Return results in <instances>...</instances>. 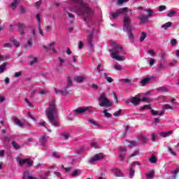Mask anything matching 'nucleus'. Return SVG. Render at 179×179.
Segmentation results:
<instances>
[{"label": "nucleus", "mask_w": 179, "mask_h": 179, "mask_svg": "<svg viewBox=\"0 0 179 179\" xmlns=\"http://www.w3.org/2000/svg\"><path fill=\"white\" fill-rule=\"evenodd\" d=\"M71 2H75L78 6L73 9L72 8H69L71 12H75V13L78 14L82 16L84 22L89 23L92 20V10L89 8V5L85 3L83 0H71Z\"/></svg>", "instance_id": "f257e3e1"}, {"label": "nucleus", "mask_w": 179, "mask_h": 179, "mask_svg": "<svg viewBox=\"0 0 179 179\" xmlns=\"http://www.w3.org/2000/svg\"><path fill=\"white\" fill-rule=\"evenodd\" d=\"M45 114L48 120L52 123L54 127H59L58 122L55 119V116L58 114V109L55 105V100L52 99V101L49 103V107L45 110Z\"/></svg>", "instance_id": "f03ea898"}, {"label": "nucleus", "mask_w": 179, "mask_h": 179, "mask_svg": "<svg viewBox=\"0 0 179 179\" xmlns=\"http://www.w3.org/2000/svg\"><path fill=\"white\" fill-rule=\"evenodd\" d=\"M113 48L110 50V57L113 59H116V61H124L125 57V50L120 46L117 44L115 42H112Z\"/></svg>", "instance_id": "7ed1b4c3"}, {"label": "nucleus", "mask_w": 179, "mask_h": 179, "mask_svg": "<svg viewBox=\"0 0 179 179\" xmlns=\"http://www.w3.org/2000/svg\"><path fill=\"white\" fill-rule=\"evenodd\" d=\"M99 103L100 107H111L113 103L106 97V93L103 92L99 98Z\"/></svg>", "instance_id": "20e7f679"}, {"label": "nucleus", "mask_w": 179, "mask_h": 179, "mask_svg": "<svg viewBox=\"0 0 179 179\" xmlns=\"http://www.w3.org/2000/svg\"><path fill=\"white\" fill-rule=\"evenodd\" d=\"M145 12H147L148 15H145L144 14H141L138 17V19L140 20V23L145 24V23H148L149 21V17L153 15V10L150 9H146Z\"/></svg>", "instance_id": "39448f33"}, {"label": "nucleus", "mask_w": 179, "mask_h": 179, "mask_svg": "<svg viewBox=\"0 0 179 179\" xmlns=\"http://www.w3.org/2000/svg\"><path fill=\"white\" fill-rule=\"evenodd\" d=\"M132 20L128 15H125L123 19V30L124 31H132V26L131 25Z\"/></svg>", "instance_id": "423d86ee"}, {"label": "nucleus", "mask_w": 179, "mask_h": 179, "mask_svg": "<svg viewBox=\"0 0 179 179\" xmlns=\"http://www.w3.org/2000/svg\"><path fill=\"white\" fill-rule=\"evenodd\" d=\"M92 106L79 107L74 110L76 114H92L93 110H90Z\"/></svg>", "instance_id": "0eeeda50"}, {"label": "nucleus", "mask_w": 179, "mask_h": 179, "mask_svg": "<svg viewBox=\"0 0 179 179\" xmlns=\"http://www.w3.org/2000/svg\"><path fill=\"white\" fill-rule=\"evenodd\" d=\"M128 13V8L124 7L122 8L117 9L115 13H112V17L113 19H117L120 15H127Z\"/></svg>", "instance_id": "6e6552de"}, {"label": "nucleus", "mask_w": 179, "mask_h": 179, "mask_svg": "<svg viewBox=\"0 0 179 179\" xmlns=\"http://www.w3.org/2000/svg\"><path fill=\"white\" fill-rule=\"evenodd\" d=\"M106 157V155L103 152H100L99 154H96L93 157L90 159L89 163L93 164L94 162H100V160H103Z\"/></svg>", "instance_id": "1a4fd4ad"}, {"label": "nucleus", "mask_w": 179, "mask_h": 179, "mask_svg": "<svg viewBox=\"0 0 179 179\" xmlns=\"http://www.w3.org/2000/svg\"><path fill=\"white\" fill-rule=\"evenodd\" d=\"M18 31L21 34V36H24V29L26 28V25L22 22H18Z\"/></svg>", "instance_id": "9d476101"}, {"label": "nucleus", "mask_w": 179, "mask_h": 179, "mask_svg": "<svg viewBox=\"0 0 179 179\" xmlns=\"http://www.w3.org/2000/svg\"><path fill=\"white\" fill-rule=\"evenodd\" d=\"M130 102L133 106H139V103H141V99L136 96H131L130 98Z\"/></svg>", "instance_id": "9b49d317"}, {"label": "nucleus", "mask_w": 179, "mask_h": 179, "mask_svg": "<svg viewBox=\"0 0 179 179\" xmlns=\"http://www.w3.org/2000/svg\"><path fill=\"white\" fill-rule=\"evenodd\" d=\"M55 45V43L52 42L48 45V46H43L44 50L46 51H48V50H52V52H57V50H55V48L54 45Z\"/></svg>", "instance_id": "f8f14e48"}, {"label": "nucleus", "mask_w": 179, "mask_h": 179, "mask_svg": "<svg viewBox=\"0 0 179 179\" xmlns=\"http://www.w3.org/2000/svg\"><path fill=\"white\" fill-rule=\"evenodd\" d=\"M92 40H93V31L91 32L87 38V41L88 43V45L89 47H90L92 48V47H93V43H92Z\"/></svg>", "instance_id": "ddd939ff"}, {"label": "nucleus", "mask_w": 179, "mask_h": 179, "mask_svg": "<svg viewBox=\"0 0 179 179\" xmlns=\"http://www.w3.org/2000/svg\"><path fill=\"white\" fill-rule=\"evenodd\" d=\"M13 3L10 5V8L13 9V10H15L17 8V5H19V2H20V0H13Z\"/></svg>", "instance_id": "4468645a"}, {"label": "nucleus", "mask_w": 179, "mask_h": 179, "mask_svg": "<svg viewBox=\"0 0 179 179\" xmlns=\"http://www.w3.org/2000/svg\"><path fill=\"white\" fill-rule=\"evenodd\" d=\"M129 126H125L124 127V131L123 133L121 134V138H125L128 134H129Z\"/></svg>", "instance_id": "2eb2a0df"}, {"label": "nucleus", "mask_w": 179, "mask_h": 179, "mask_svg": "<svg viewBox=\"0 0 179 179\" xmlns=\"http://www.w3.org/2000/svg\"><path fill=\"white\" fill-rule=\"evenodd\" d=\"M173 134V131H162L160 133V136L162 138H167V136H170Z\"/></svg>", "instance_id": "dca6fc26"}, {"label": "nucleus", "mask_w": 179, "mask_h": 179, "mask_svg": "<svg viewBox=\"0 0 179 179\" xmlns=\"http://www.w3.org/2000/svg\"><path fill=\"white\" fill-rule=\"evenodd\" d=\"M55 93L57 96H59L61 94H65L66 93V90H59L57 88L55 89Z\"/></svg>", "instance_id": "f3484780"}, {"label": "nucleus", "mask_w": 179, "mask_h": 179, "mask_svg": "<svg viewBox=\"0 0 179 179\" xmlns=\"http://www.w3.org/2000/svg\"><path fill=\"white\" fill-rule=\"evenodd\" d=\"M14 122L16 124V125H17V127H20L22 128V127H23V124H24V122H22L20 121V120L15 118L14 120Z\"/></svg>", "instance_id": "a211bd4d"}, {"label": "nucleus", "mask_w": 179, "mask_h": 179, "mask_svg": "<svg viewBox=\"0 0 179 179\" xmlns=\"http://www.w3.org/2000/svg\"><path fill=\"white\" fill-rule=\"evenodd\" d=\"M115 176L116 177H123L124 173L119 169H115Z\"/></svg>", "instance_id": "6ab92c4d"}, {"label": "nucleus", "mask_w": 179, "mask_h": 179, "mask_svg": "<svg viewBox=\"0 0 179 179\" xmlns=\"http://www.w3.org/2000/svg\"><path fill=\"white\" fill-rule=\"evenodd\" d=\"M39 142H40L41 145L44 146V145H45V143H47V137H45V136H43L40 138Z\"/></svg>", "instance_id": "aec40b11"}, {"label": "nucleus", "mask_w": 179, "mask_h": 179, "mask_svg": "<svg viewBox=\"0 0 179 179\" xmlns=\"http://www.w3.org/2000/svg\"><path fill=\"white\" fill-rule=\"evenodd\" d=\"M150 80H151L150 78H146L143 79V80L140 82V83H141V85H142L143 86H145V85H148V83H149V82H150Z\"/></svg>", "instance_id": "412c9836"}, {"label": "nucleus", "mask_w": 179, "mask_h": 179, "mask_svg": "<svg viewBox=\"0 0 179 179\" xmlns=\"http://www.w3.org/2000/svg\"><path fill=\"white\" fill-rule=\"evenodd\" d=\"M171 24H173L171 22H168L166 24H164L163 25H162V29H164V30H167L169 27H171Z\"/></svg>", "instance_id": "4be33fe9"}, {"label": "nucleus", "mask_w": 179, "mask_h": 179, "mask_svg": "<svg viewBox=\"0 0 179 179\" xmlns=\"http://www.w3.org/2000/svg\"><path fill=\"white\" fill-rule=\"evenodd\" d=\"M74 80L77 82V83H82V82L85 80V78H83V76L75 77Z\"/></svg>", "instance_id": "5701e85b"}, {"label": "nucleus", "mask_w": 179, "mask_h": 179, "mask_svg": "<svg viewBox=\"0 0 179 179\" xmlns=\"http://www.w3.org/2000/svg\"><path fill=\"white\" fill-rule=\"evenodd\" d=\"M17 162L19 163L20 166H23V164H26L27 159H22L20 157L17 158Z\"/></svg>", "instance_id": "b1692460"}, {"label": "nucleus", "mask_w": 179, "mask_h": 179, "mask_svg": "<svg viewBox=\"0 0 179 179\" xmlns=\"http://www.w3.org/2000/svg\"><path fill=\"white\" fill-rule=\"evenodd\" d=\"M26 178H27V179H37L36 178H34V177H33L31 176H29V172H24V173L23 179H26Z\"/></svg>", "instance_id": "393cba45"}, {"label": "nucleus", "mask_w": 179, "mask_h": 179, "mask_svg": "<svg viewBox=\"0 0 179 179\" xmlns=\"http://www.w3.org/2000/svg\"><path fill=\"white\" fill-rule=\"evenodd\" d=\"M32 45H33V42L31 41V39H30L27 41V45H24V48L25 50H27L30 48V47H31Z\"/></svg>", "instance_id": "a878e982"}, {"label": "nucleus", "mask_w": 179, "mask_h": 179, "mask_svg": "<svg viewBox=\"0 0 179 179\" xmlns=\"http://www.w3.org/2000/svg\"><path fill=\"white\" fill-rule=\"evenodd\" d=\"M103 75L104 77H106V79L108 83H113V82H114V79H113L111 77H108L106 73H104Z\"/></svg>", "instance_id": "bb28decb"}, {"label": "nucleus", "mask_w": 179, "mask_h": 179, "mask_svg": "<svg viewBox=\"0 0 179 179\" xmlns=\"http://www.w3.org/2000/svg\"><path fill=\"white\" fill-rule=\"evenodd\" d=\"M149 162L152 164L156 163L157 162V159H156V156H155V155H152L151 157L149 159Z\"/></svg>", "instance_id": "cd10ccee"}, {"label": "nucleus", "mask_w": 179, "mask_h": 179, "mask_svg": "<svg viewBox=\"0 0 179 179\" xmlns=\"http://www.w3.org/2000/svg\"><path fill=\"white\" fill-rule=\"evenodd\" d=\"M104 117L106 118H111V113L107 112V109L103 110V111Z\"/></svg>", "instance_id": "c85d7f7f"}, {"label": "nucleus", "mask_w": 179, "mask_h": 179, "mask_svg": "<svg viewBox=\"0 0 179 179\" xmlns=\"http://www.w3.org/2000/svg\"><path fill=\"white\" fill-rule=\"evenodd\" d=\"M81 172L80 170L78 169H76L71 174L72 177H76L78 176H79V174H80Z\"/></svg>", "instance_id": "c756f323"}, {"label": "nucleus", "mask_w": 179, "mask_h": 179, "mask_svg": "<svg viewBox=\"0 0 179 179\" xmlns=\"http://www.w3.org/2000/svg\"><path fill=\"white\" fill-rule=\"evenodd\" d=\"M5 69H6V63H3V64L0 66V73H3Z\"/></svg>", "instance_id": "7c9ffc66"}, {"label": "nucleus", "mask_w": 179, "mask_h": 179, "mask_svg": "<svg viewBox=\"0 0 179 179\" xmlns=\"http://www.w3.org/2000/svg\"><path fill=\"white\" fill-rule=\"evenodd\" d=\"M167 149H168V151L170 154L172 155V156H176L177 154L174 152V150H173V148H171V147L170 146H167Z\"/></svg>", "instance_id": "2f4dec72"}, {"label": "nucleus", "mask_w": 179, "mask_h": 179, "mask_svg": "<svg viewBox=\"0 0 179 179\" xmlns=\"http://www.w3.org/2000/svg\"><path fill=\"white\" fill-rule=\"evenodd\" d=\"M148 36L145 32H142L141 36L140 37V41H145V38Z\"/></svg>", "instance_id": "473e14b6"}, {"label": "nucleus", "mask_w": 179, "mask_h": 179, "mask_svg": "<svg viewBox=\"0 0 179 179\" xmlns=\"http://www.w3.org/2000/svg\"><path fill=\"white\" fill-rule=\"evenodd\" d=\"M58 59H59V63H57V65H59V66H62V65L65 64V60L62 57H59Z\"/></svg>", "instance_id": "72a5a7b5"}, {"label": "nucleus", "mask_w": 179, "mask_h": 179, "mask_svg": "<svg viewBox=\"0 0 179 179\" xmlns=\"http://www.w3.org/2000/svg\"><path fill=\"white\" fill-rule=\"evenodd\" d=\"M153 177H155V171H151L147 173V178H153Z\"/></svg>", "instance_id": "f704fd0d"}, {"label": "nucleus", "mask_w": 179, "mask_h": 179, "mask_svg": "<svg viewBox=\"0 0 179 179\" xmlns=\"http://www.w3.org/2000/svg\"><path fill=\"white\" fill-rule=\"evenodd\" d=\"M131 31H127L128 33V37L131 43L134 41V34L131 32Z\"/></svg>", "instance_id": "c9c22d12"}, {"label": "nucleus", "mask_w": 179, "mask_h": 179, "mask_svg": "<svg viewBox=\"0 0 179 179\" xmlns=\"http://www.w3.org/2000/svg\"><path fill=\"white\" fill-rule=\"evenodd\" d=\"M37 62H38V59H37V57H34L31 60L29 65H34V64H37Z\"/></svg>", "instance_id": "e433bc0d"}, {"label": "nucleus", "mask_w": 179, "mask_h": 179, "mask_svg": "<svg viewBox=\"0 0 179 179\" xmlns=\"http://www.w3.org/2000/svg\"><path fill=\"white\" fill-rule=\"evenodd\" d=\"M162 108H164V110H173V107H171V106L169 104H164L162 106Z\"/></svg>", "instance_id": "4c0bfd02"}, {"label": "nucleus", "mask_w": 179, "mask_h": 179, "mask_svg": "<svg viewBox=\"0 0 179 179\" xmlns=\"http://www.w3.org/2000/svg\"><path fill=\"white\" fill-rule=\"evenodd\" d=\"M135 176V170L132 169V167L130 168V173H129V177L131 178H134V176Z\"/></svg>", "instance_id": "58836bf2"}, {"label": "nucleus", "mask_w": 179, "mask_h": 179, "mask_svg": "<svg viewBox=\"0 0 179 179\" xmlns=\"http://www.w3.org/2000/svg\"><path fill=\"white\" fill-rule=\"evenodd\" d=\"M176 13H177V12H176V11H174V10H171V11L168 13L167 16H168V17H173V16H174L175 15H176Z\"/></svg>", "instance_id": "ea45409f"}, {"label": "nucleus", "mask_w": 179, "mask_h": 179, "mask_svg": "<svg viewBox=\"0 0 179 179\" xmlns=\"http://www.w3.org/2000/svg\"><path fill=\"white\" fill-rule=\"evenodd\" d=\"M25 164H27V166H28V167H30V166H33V161L30 160L29 159H27V162H26Z\"/></svg>", "instance_id": "a19ab883"}, {"label": "nucleus", "mask_w": 179, "mask_h": 179, "mask_svg": "<svg viewBox=\"0 0 179 179\" xmlns=\"http://www.w3.org/2000/svg\"><path fill=\"white\" fill-rule=\"evenodd\" d=\"M148 108H150V105H144L140 108L141 111H143L144 110H148Z\"/></svg>", "instance_id": "79ce46f5"}, {"label": "nucleus", "mask_w": 179, "mask_h": 179, "mask_svg": "<svg viewBox=\"0 0 179 179\" xmlns=\"http://www.w3.org/2000/svg\"><path fill=\"white\" fill-rule=\"evenodd\" d=\"M128 0H117V6H121L124 3H125V2H127Z\"/></svg>", "instance_id": "37998d69"}, {"label": "nucleus", "mask_w": 179, "mask_h": 179, "mask_svg": "<svg viewBox=\"0 0 179 179\" xmlns=\"http://www.w3.org/2000/svg\"><path fill=\"white\" fill-rule=\"evenodd\" d=\"M157 92H167V88H166L164 87H160L157 88Z\"/></svg>", "instance_id": "c03bdc74"}, {"label": "nucleus", "mask_w": 179, "mask_h": 179, "mask_svg": "<svg viewBox=\"0 0 179 179\" xmlns=\"http://www.w3.org/2000/svg\"><path fill=\"white\" fill-rule=\"evenodd\" d=\"M73 83H72V79H71V77L67 78V86L69 87V86H72Z\"/></svg>", "instance_id": "a18cd8bd"}, {"label": "nucleus", "mask_w": 179, "mask_h": 179, "mask_svg": "<svg viewBox=\"0 0 179 179\" xmlns=\"http://www.w3.org/2000/svg\"><path fill=\"white\" fill-rule=\"evenodd\" d=\"M129 148H134V146H136V141H129Z\"/></svg>", "instance_id": "49530a36"}, {"label": "nucleus", "mask_w": 179, "mask_h": 179, "mask_svg": "<svg viewBox=\"0 0 179 179\" xmlns=\"http://www.w3.org/2000/svg\"><path fill=\"white\" fill-rule=\"evenodd\" d=\"M12 145H13V148L14 149H19V148H20V146H19V145H17V143H16V142L15 141H13L12 142Z\"/></svg>", "instance_id": "de8ad7c7"}, {"label": "nucleus", "mask_w": 179, "mask_h": 179, "mask_svg": "<svg viewBox=\"0 0 179 179\" xmlns=\"http://www.w3.org/2000/svg\"><path fill=\"white\" fill-rule=\"evenodd\" d=\"M113 68L116 71H122V67L121 66V65H115V66H113Z\"/></svg>", "instance_id": "09e8293b"}, {"label": "nucleus", "mask_w": 179, "mask_h": 179, "mask_svg": "<svg viewBox=\"0 0 179 179\" xmlns=\"http://www.w3.org/2000/svg\"><path fill=\"white\" fill-rule=\"evenodd\" d=\"M88 122L90 124H92V125H94V126L97 125V122H96V121H94V120L93 119H90V120H88Z\"/></svg>", "instance_id": "8fccbe9b"}, {"label": "nucleus", "mask_w": 179, "mask_h": 179, "mask_svg": "<svg viewBox=\"0 0 179 179\" xmlns=\"http://www.w3.org/2000/svg\"><path fill=\"white\" fill-rule=\"evenodd\" d=\"M171 44L172 45V47H174V45H176V44H177V39H176V38L171 39Z\"/></svg>", "instance_id": "3c124183"}, {"label": "nucleus", "mask_w": 179, "mask_h": 179, "mask_svg": "<svg viewBox=\"0 0 179 179\" xmlns=\"http://www.w3.org/2000/svg\"><path fill=\"white\" fill-rule=\"evenodd\" d=\"M151 114L152 115H159V112L157 110H155L151 108Z\"/></svg>", "instance_id": "603ef678"}, {"label": "nucleus", "mask_w": 179, "mask_h": 179, "mask_svg": "<svg viewBox=\"0 0 179 179\" xmlns=\"http://www.w3.org/2000/svg\"><path fill=\"white\" fill-rule=\"evenodd\" d=\"M121 114V110H119L113 113L114 117H120V115Z\"/></svg>", "instance_id": "864d4df0"}, {"label": "nucleus", "mask_w": 179, "mask_h": 179, "mask_svg": "<svg viewBox=\"0 0 179 179\" xmlns=\"http://www.w3.org/2000/svg\"><path fill=\"white\" fill-rule=\"evenodd\" d=\"M141 141H142V142H143L144 143H148V138L142 136L141 137Z\"/></svg>", "instance_id": "5fc2aeb1"}, {"label": "nucleus", "mask_w": 179, "mask_h": 179, "mask_svg": "<svg viewBox=\"0 0 179 179\" xmlns=\"http://www.w3.org/2000/svg\"><path fill=\"white\" fill-rule=\"evenodd\" d=\"M52 156L53 157H56V159H59L61 157V156H59V155L57 152H54L52 153Z\"/></svg>", "instance_id": "6e6d98bb"}, {"label": "nucleus", "mask_w": 179, "mask_h": 179, "mask_svg": "<svg viewBox=\"0 0 179 179\" xmlns=\"http://www.w3.org/2000/svg\"><path fill=\"white\" fill-rule=\"evenodd\" d=\"M148 54H150L152 57H155V55H156V52L153 50H148Z\"/></svg>", "instance_id": "4d7b16f0"}, {"label": "nucleus", "mask_w": 179, "mask_h": 179, "mask_svg": "<svg viewBox=\"0 0 179 179\" xmlns=\"http://www.w3.org/2000/svg\"><path fill=\"white\" fill-rule=\"evenodd\" d=\"M11 41H12V43H13L15 47H19V45H20L19 42H17V41H16V40H13Z\"/></svg>", "instance_id": "13d9d810"}, {"label": "nucleus", "mask_w": 179, "mask_h": 179, "mask_svg": "<svg viewBox=\"0 0 179 179\" xmlns=\"http://www.w3.org/2000/svg\"><path fill=\"white\" fill-rule=\"evenodd\" d=\"M38 29H39V34L41 35V36H44V33L43 32V29H41V25L40 24H38Z\"/></svg>", "instance_id": "bf43d9fd"}, {"label": "nucleus", "mask_w": 179, "mask_h": 179, "mask_svg": "<svg viewBox=\"0 0 179 179\" xmlns=\"http://www.w3.org/2000/svg\"><path fill=\"white\" fill-rule=\"evenodd\" d=\"M151 139L152 142H156V134L155 133L151 134Z\"/></svg>", "instance_id": "052dcab7"}, {"label": "nucleus", "mask_w": 179, "mask_h": 179, "mask_svg": "<svg viewBox=\"0 0 179 179\" xmlns=\"http://www.w3.org/2000/svg\"><path fill=\"white\" fill-rule=\"evenodd\" d=\"M25 103L29 106V107H33V104L29 101V99L27 98L25 99Z\"/></svg>", "instance_id": "680f3d73"}, {"label": "nucleus", "mask_w": 179, "mask_h": 179, "mask_svg": "<svg viewBox=\"0 0 179 179\" xmlns=\"http://www.w3.org/2000/svg\"><path fill=\"white\" fill-rule=\"evenodd\" d=\"M126 152H127V148H122L120 149V153L121 154L124 155V153H125Z\"/></svg>", "instance_id": "e2e57ef3"}, {"label": "nucleus", "mask_w": 179, "mask_h": 179, "mask_svg": "<svg viewBox=\"0 0 179 179\" xmlns=\"http://www.w3.org/2000/svg\"><path fill=\"white\" fill-rule=\"evenodd\" d=\"M22 76V71L16 72L15 73V78H20Z\"/></svg>", "instance_id": "0e129e2a"}, {"label": "nucleus", "mask_w": 179, "mask_h": 179, "mask_svg": "<svg viewBox=\"0 0 179 179\" xmlns=\"http://www.w3.org/2000/svg\"><path fill=\"white\" fill-rule=\"evenodd\" d=\"M36 20H38V22L40 24V22H41V17L40 16V14H36Z\"/></svg>", "instance_id": "69168bd1"}, {"label": "nucleus", "mask_w": 179, "mask_h": 179, "mask_svg": "<svg viewBox=\"0 0 179 179\" xmlns=\"http://www.w3.org/2000/svg\"><path fill=\"white\" fill-rule=\"evenodd\" d=\"M3 46L6 48H12V45L10 43H5L3 45Z\"/></svg>", "instance_id": "338daca9"}, {"label": "nucleus", "mask_w": 179, "mask_h": 179, "mask_svg": "<svg viewBox=\"0 0 179 179\" xmlns=\"http://www.w3.org/2000/svg\"><path fill=\"white\" fill-rule=\"evenodd\" d=\"M36 8H40L41 6V0H39L36 3Z\"/></svg>", "instance_id": "774afa93"}]
</instances>
